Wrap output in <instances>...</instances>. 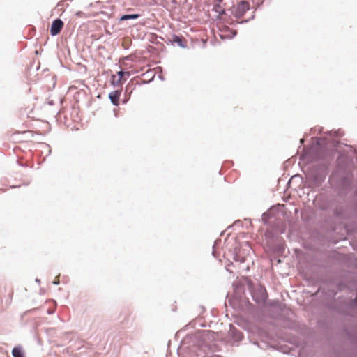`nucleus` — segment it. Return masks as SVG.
Segmentation results:
<instances>
[{
  "instance_id": "20e7f679",
  "label": "nucleus",
  "mask_w": 357,
  "mask_h": 357,
  "mask_svg": "<svg viewBox=\"0 0 357 357\" xmlns=\"http://www.w3.org/2000/svg\"><path fill=\"white\" fill-rule=\"evenodd\" d=\"M331 207L333 208V213L334 216H335L337 218H342L343 217L344 212H345V209L342 206L337 204L335 200L333 201L331 204H323L321 206V208L322 210H327L328 208H329Z\"/></svg>"
},
{
  "instance_id": "f3484780",
  "label": "nucleus",
  "mask_w": 357,
  "mask_h": 357,
  "mask_svg": "<svg viewBox=\"0 0 357 357\" xmlns=\"http://www.w3.org/2000/svg\"><path fill=\"white\" fill-rule=\"evenodd\" d=\"M332 133L335 134V136H338V135H340V134L337 133V132H336V131H335V132L330 131V132H328V134H330V135H331V134H332Z\"/></svg>"
},
{
  "instance_id": "412c9836",
  "label": "nucleus",
  "mask_w": 357,
  "mask_h": 357,
  "mask_svg": "<svg viewBox=\"0 0 357 357\" xmlns=\"http://www.w3.org/2000/svg\"><path fill=\"white\" fill-rule=\"evenodd\" d=\"M213 255L214 257H215V250H213Z\"/></svg>"
},
{
  "instance_id": "2eb2a0df",
  "label": "nucleus",
  "mask_w": 357,
  "mask_h": 357,
  "mask_svg": "<svg viewBox=\"0 0 357 357\" xmlns=\"http://www.w3.org/2000/svg\"><path fill=\"white\" fill-rule=\"evenodd\" d=\"M254 17H255V15H252V17H251V18H250V19L244 20H241V21H240V22L236 20V24H243V23H247V22H248L250 20L253 19V18H254Z\"/></svg>"
},
{
  "instance_id": "6e6552de",
  "label": "nucleus",
  "mask_w": 357,
  "mask_h": 357,
  "mask_svg": "<svg viewBox=\"0 0 357 357\" xmlns=\"http://www.w3.org/2000/svg\"><path fill=\"white\" fill-rule=\"evenodd\" d=\"M120 94L121 92L119 91H114L109 94V98L111 102L115 106H118L119 104V100Z\"/></svg>"
},
{
  "instance_id": "0eeeda50",
  "label": "nucleus",
  "mask_w": 357,
  "mask_h": 357,
  "mask_svg": "<svg viewBox=\"0 0 357 357\" xmlns=\"http://www.w3.org/2000/svg\"><path fill=\"white\" fill-rule=\"evenodd\" d=\"M221 3H222V0H216L215 1L213 8H212V11H214L216 13H218V15L216 16V19H221L222 15H227L226 13L225 8L222 6Z\"/></svg>"
},
{
  "instance_id": "4468645a",
  "label": "nucleus",
  "mask_w": 357,
  "mask_h": 357,
  "mask_svg": "<svg viewBox=\"0 0 357 357\" xmlns=\"http://www.w3.org/2000/svg\"><path fill=\"white\" fill-rule=\"evenodd\" d=\"M236 260L238 261H240L241 263H243V262H245V259L244 257H242V256H240V255H236Z\"/></svg>"
},
{
  "instance_id": "9d476101",
  "label": "nucleus",
  "mask_w": 357,
  "mask_h": 357,
  "mask_svg": "<svg viewBox=\"0 0 357 357\" xmlns=\"http://www.w3.org/2000/svg\"><path fill=\"white\" fill-rule=\"evenodd\" d=\"M12 355L13 357H24V351L20 347H16L13 349Z\"/></svg>"
},
{
  "instance_id": "a211bd4d",
  "label": "nucleus",
  "mask_w": 357,
  "mask_h": 357,
  "mask_svg": "<svg viewBox=\"0 0 357 357\" xmlns=\"http://www.w3.org/2000/svg\"><path fill=\"white\" fill-rule=\"evenodd\" d=\"M53 284H54V285H57V284H59V280H56L54 281V282H53Z\"/></svg>"
},
{
  "instance_id": "423d86ee",
  "label": "nucleus",
  "mask_w": 357,
  "mask_h": 357,
  "mask_svg": "<svg viewBox=\"0 0 357 357\" xmlns=\"http://www.w3.org/2000/svg\"><path fill=\"white\" fill-rule=\"evenodd\" d=\"M63 26V22L61 19L57 18V19L54 20L52 22L51 28H50L51 35L52 36L58 35L61 32Z\"/></svg>"
},
{
  "instance_id": "39448f33",
  "label": "nucleus",
  "mask_w": 357,
  "mask_h": 357,
  "mask_svg": "<svg viewBox=\"0 0 357 357\" xmlns=\"http://www.w3.org/2000/svg\"><path fill=\"white\" fill-rule=\"evenodd\" d=\"M331 187L333 188L339 195H341L342 192H346L350 189L351 187V181L347 176H343L340 180V182L337 187H333V184L331 183Z\"/></svg>"
},
{
  "instance_id": "dca6fc26",
  "label": "nucleus",
  "mask_w": 357,
  "mask_h": 357,
  "mask_svg": "<svg viewBox=\"0 0 357 357\" xmlns=\"http://www.w3.org/2000/svg\"><path fill=\"white\" fill-rule=\"evenodd\" d=\"M82 13H82V11H78V12H77V13H76V15H77V16H79V17H81V16H82Z\"/></svg>"
},
{
  "instance_id": "9b49d317",
  "label": "nucleus",
  "mask_w": 357,
  "mask_h": 357,
  "mask_svg": "<svg viewBox=\"0 0 357 357\" xmlns=\"http://www.w3.org/2000/svg\"><path fill=\"white\" fill-rule=\"evenodd\" d=\"M140 17L139 14H126L123 15L119 20L120 21H124V20H136L138 19Z\"/></svg>"
},
{
  "instance_id": "f8f14e48",
  "label": "nucleus",
  "mask_w": 357,
  "mask_h": 357,
  "mask_svg": "<svg viewBox=\"0 0 357 357\" xmlns=\"http://www.w3.org/2000/svg\"><path fill=\"white\" fill-rule=\"evenodd\" d=\"M314 139L316 140V144L318 146H323L327 143L325 137H316Z\"/></svg>"
},
{
  "instance_id": "1a4fd4ad",
  "label": "nucleus",
  "mask_w": 357,
  "mask_h": 357,
  "mask_svg": "<svg viewBox=\"0 0 357 357\" xmlns=\"http://www.w3.org/2000/svg\"><path fill=\"white\" fill-rule=\"evenodd\" d=\"M172 41L176 43L181 47L184 48L186 47L185 43L183 41V38L181 36L173 35Z\"/></svg>"
},
{
  "instance_id": "7ed1b4c3",
  "label": "nucleus",
  "mask_w": 357,
  "mask_h": 357,
  "mask_svg": "<svg viewBox=\"0 0 357 357\" xmlns=\"http://www.w3.org/2000/svg\"><path fill=\"white\" fill-rule=\"evenodd\" d=\"M252 299L257 303H264L268 298L266 289L261 285H257L256 287L252 288L250 287Z\"/></svg>"
},
{
  "instance_id": "ddd939ff",
  "label": "nucleus",
  "mask_w": 357,
  "mask_h": 357,
  "mask_svg": "<svg viewBox=\"0 0 357 357\" xmlns=\"http://www.w3.org/2000/svg\"><path fill=\"white\" fill-rule=\"evenodd\" d=\"M117 74H118V76H119V79L117 80V82H117V83H119V82H121V79H122L123 76L124 75L125 72H123V71L121 70V71L118 72V73H117Z\"/></svg>"
},
{
  "instance_id": "5701e85b",
  "label": "nucleus",
  "mask_w": 357,
  "mask_h": 357,
  "mask_svg": "<svg viewBox=\"0 0 357 357\" xmlns=\"http://www.w3.org/2000/svg\"><path fill=\"white\" fill-rule=\"evenodd\" d=\"M36 282H40V280L39 279H36Z\"/></svg>"
},
{
  "instance_id": "f03ea898",
  "label": "nucleus",
  "mask_w": 357,
  "mask_h": 357,
  "mask_svg": "<svg viewBox=\"0 0 357 357\" xmlns=\"http://www.w3.org/2000/svg\"><path fill=\"white\" fill-rule=\"evenodd\" d=\"M250 6L249 2L243 0L234 6L231 9V14L237 20L242 18L245 13L249 10Z\"/></svg>"
},
{
  "instance_id": "f257e3e1",
  "label": "nucleus",
  "mask_w": 357,
  "mask_h": 357,
  "mask_svg": "<svg viewBox=\"0 0 357 357\" xmlns=\"http://www.w3.org/2000/svg\"><path fill=\"white\" fill-rule=\"evenodd\" d=\"M328 173V165L322 162L313 165L306 176L312 187H320L325 181Z\"/></svg>"
},
{
  "instance_id": "aec40b11",
  "label": "nucleus",
  "mask_w": 357,
  "mask_h": 357,
  "mask_svg": "<svg viewBox=\"0 0 357 357\" xmlns=\"http://www.w3.org/2000/svg\"><path fill=\"white\" fill-rule=\"evenodd\" d=\"M218 243V241H215L214 242L213 248H215V245H216V243Z\"/></svg>"
},
{
  "instance_id": "b1692460",
  "label": "nucleus",
  "mask_w": 357,
  "mask_h": 357,
  "mask_svg": "<svg viewBox=\"0 0 357 357\" xmlns=\"http://www.w3.org/2000/svg\"><path fill=\"white\" fill-rule=\"evenodd\" d=\"M236 34V31H234V36H234Z\"/></svg>"
},
{
  "instance_id": "6ab92c4d",
  "label": "nucleus",
  "mask_w": 357,
  "mask_h": 357,
  "mask_svg": "<svg viewBox=\"0 0 357 357\" xmlns=\"http://www.w3.org/2000/svg\"><path fill=\"white\" fill-rule=\"evenodd\" d=\"M231 21H232V22H229V24H233V25H234L235 24H236V21H234V20H233V19H231Z\"/></svg>"
},
{
  "instance_id": "4be33fe9",
  "label": "nucleus",
  "mask_w": 357,
  "mask_h": 357,
  "mask_svg": "<svg viewBox=\"0 0 357 357\" xmlns=\"http://www.w3.org/2000/svg\"><path fill=\"white\" fill-rule=\"evenodd\" d=\"M303 142H304V139H301V144H303Z\"/></svg>"
}]
</instances>
